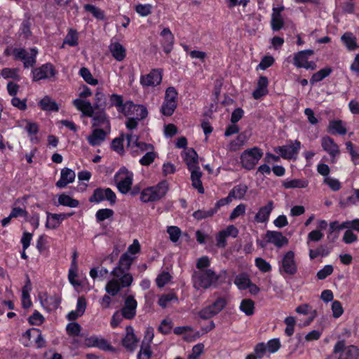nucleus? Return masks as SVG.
Wrapping results in <instances>:
<instances>
[{
  "mask_svg": "<svg viewBox=\"0 0 359 359\" xmlns=\"http://www.w3.org/2000/svg\"><path fill=\"white\" fill-rule=\"evenodd\" d=\"M238 229L234 225H229L226 229L220 231L216 235V245L220 248H225L226 245V238H236L238 235Z\"/></svg>",
  "mask_w": 359,
  "mask_h": 359,
  "instance_id": "obj_19",
  "label": "nucleus"
},
{
  "mask_svg": "<svg viewBox=\"0 0 359 359\" xmlns=\"http://www.w3.org/2000/svg\"><path fill=\"white\" fill-rule=\"evenodd\" d=\"M168 190V183L163 180L157 185L149 187L142 190L140 200L143 203L153 202L163 197Z\"/></svg>",
  "mask_w": 359,
  "mask_h": 359,
  "instance_id": "obj_4",
  "label": "nucleus"
},
{
  "mask_svg": "<svg viewBox=\"0 0 359 359\" xmlns=\"http://www.w3.org/2000/svg\"><path fill=\"white\" fill-rule=\"evenodd\" d=\"M320 144L323 150L330 156L331 163H336L338 157L340 155V149L339 145L332 138L327 135L323 136L321 137Z\"/></svg>",
  "mask_w": 359,
  "mask_h": 359,
  "instance_id": "obj_12",
  "label": "nucleus"
},
{
  "mask_svg": "<svg viewBox=\"0 0 359 359\" xmlns=\"http://www.w3.org/2000/svg\"><path fill=\"white\" fill-rule=\"evenodd\" d=\"M255 264L262 273H267L271 271V264L263 258L257 257L255 260Z\"/></svg>",
  "mask_w": 359,
  "mask_h": 359,
  "instance_id": "obj_57",
  "label": "nucleus"
},
{
  "mask_svg": "<svg viewBox=\"0 0 359 359\" xmlns=\"http://www.w3.org/2000/svg\"><path fill=\"white\" fill-rule=\"evenodd\" d=\"M313 53V50L311 49L297 52L294 55V65L298 68L314 70L317 67L316 62L308 61L309 57Z\"/></svg>",
  "mask_w": 359,
  "mask_h": 359,
  "instance_id": "obj_13",
  "label": "nucleus"
},
{
  "mask_svg": "<svg viewBox=\"0 0 359 359\" xmlns=\"http://www.w3.org/2000/svg\"><path fill=\"white\" fill-rule=\"evenodd\" d=\"M328 132L332 135H345L346 128L344 123L341 120L331 121L328 126Z\"/></svg>",
  "mask_w": 359,
  "mask_h": 359,
  "instance_id": "obj_37",
  "label": "nucleus"
},
{
  "mask_svg": "<svg viewBox=\"0 0 359 359\" xmlns=\"http://www.w3.org/2000/svg\"><path fill=\"white\" fill-rule=\"evenodd\" d=\"M126 138L127 146L134 156L154 149L152 144L140 142L138 137L136 135H128Z\"/></svg>",
  "mask_w": 359,
  "mask_h": 359,
  "instance_id": "obj_14",
  "label": "nucleus"
},
{
  "mask_svg": "<svg viewBox=\"0 0 359 359\" xmlns=\"http://www.w3.org/2000/svg\"><path fill=\"white\" fill-rule=\"evenodd\" d=\"M19 126L23 127L29 135H36L39 131V127L36 123L26 120L22 121L19 123Z\"/></svg>",
  "mask_w": 359,
  "mask_h": 359,
  "instance_id": "obj_53",
  "label": "nucleus"
},
{
  "mask_svg": "<svg viewBox=\"0 0 359 359\" xmlns=\"http://www.w3.org/2000/svg\"><path fill=\"white\" fill-rule=\"evenodd\" d=\"M95 105L97 109H108L109 103L106 95L101 88H97L95 95Z\"/></svg>",
  "mask_w": 359,
  "mask_h": 359,
  "instance_id": "obj_40",
  "label": "nucleus"
},
{
  "mask_svg": "<svg viewBox=\"0 0 359 359\" xmlns=\"http://www.w3.org/2000/svg\"><path fill=\"white\" fill-rule=\"evenodd\" d=\"M324 183L334 191H339L341 187L340 182L337 179L332 177H325Z\"/></svg>",
  "mask_w": 359,
  "mask_h": 359,
  "instance_id": "obj_63",
  "label": "nucleus"
},
{
  "mask_svg": "<svg viewBox=\"0 0 359 359\" xmlns=\"http://www.w3.org/2000/svg\"><path fill=\"white\" fill-rule=\"evenodd\" d=\"M269 81L266 76H260L256 89L252 93L255 99L258 100L268 93Z\"/></svg>",
  "mask_w": 359,
  "mask_h": 359,
  "instance_id": "obj_30",
  "label": "nucleus"
},
{
  "mask_svg": "<svg viewBox=\"0 0 359 359\" xmlns=\"http://www.w3.org/2000/svg\"><path fill=\"white\" fill-rule=\"evenodd\" d=\"M55 73L56 72L53 65L46 63L32 69V80L34 81H39L44 79H50L55 76Z\"/></svg>",
  "mask_w": 359,
  "mask_h": 359,
  "instance_id": "obj_15",
  "label": "nucleus"
},
{
  "mask_svg": "<svg viewBox=\"0 0 359 359\" xmlns=\"http://www.w3.org/2000/svg\"><path fill=\"white\" fill-rule=\"evenodd\" d=\"M331 72L332 69L330 67H326L319 70L318 72L313 74L312 77L310 79L311 83L313 84L315 83L322 81L323 79L328 76Z\"/></svg>",
  "mask_w": 359,
  "mask_h": 359,
  "instance_id": "obj_50",
  "label": "nucleus"
},
{
  "mask_svg": "<svg viewBox=\"0 0 359 359\" xmlns=\"http://www.w3.org/2000/svg\"><path fill=\"white\" fill-rule=\"evenodd\" d=\"M73 212L72 213H50L47 212V218L46 222V226L48 229H54L57 228L62 222L67 218L73 215Z\"/></svg>",
  "mask_w": 359,
  "mask_h": 359,
  "instance_id": "obj_22",
  "label": "nucleus"
},
{
  "mask_svg": "<svg viewBox=\"0 0 359 359\" xmlns=\"http://www.w3.org/2000/svg\"><path fill=\"white\" fill-rule=\"evenodd\" d=\"M153 6L149 4H138L135 6V10L141 17H146L150 15L152 12Z\"/></svg>",
  "mask_w": 359,
  "mask_h": 359,
  "instance_id": "obj_52",
  "label": "nucleus"
},
{
  "mask_svg": "<svg viewBox=\"0 0 359 359\" xmlns=\"http://www.w3.org/2000/svg\"><path fill=\"white\" fill-rule=\"evenodd\" d=\"M106 132L102 129L95 128L91 134L88 136L87 140L91 146L100 145L106 138Z\"/></svg>",
  "mask_w": 359,
  "mask_h": 359,
  "instance_id": "obj_31",
  "label": "nucleus"
},
{
  "mask_svg": "<svg viewBox=\"0 0 359 359\" xmlns=\"http://www.w3.org/2000/svg\"><path fill=\"white\" fill-rule=\"evenodd\" d=\"M135 259V257H130L128 256V254H123L120 257L118 265L114 268V272L130 274L128 273V271L130 268V266Z\"/></svg>",
  "mask_w": 359,
  "mask_h": 359,
  "instance_id": "obj_24",
  "label": "nucleus"
},
{
  "mask_svg": "<svg viewBox=\"0 0 359 359\" xmlns=\"http://www.w3.org/2000/svg\"><path fill=\"white\" fill-rule=\"evenodd\" d=\"M111 55L117 60L122 61L126 56L125 47L118 41H111L109 46Z\"/></svg>",
  "mask_w": 359,
  "mask_h": 359,
  "instance_id": "obj_27",
  "label": "nucleus"
},
{
  "mask_svg": "<svg viewBox=\"0 0 359 359\" xmlns=\"http://www.w3.org/2000/svg\"><path fill=\"white\" fill-rule=\"evenodd\" d=\"M173 302H177V297L173 293H168L159 297L158 304L161 307L165 308Z\"/></svg>",
  "mask_w": 359,
  "mask_h": 359,
  "instance_id": "obj_49",
  "label": "nucleus"
},
{
  "mask_svg": "<svg viewBox=\"0 0 359 359\" xmlns=\"http://www.w3.org/2000/svg\"><path fill=\"white\" fill-rule=\"evenodd\" d=\"M167 233L169 235L170 241L173 243H177L182 235L181 230L176 226H168Z\"/></svg>",
  "mask_w": 359,
  "mask_h": 359,
  "instance_id": "obj_56",
  "label": "nucleus"
},
{
  "mask_svg": "<svg viewBox=\"0 0 359 359\" xmlns=\"http://www.w3.org/2000/svg\"><path fill=\"white\" fill-rule=\"evenodd\" d=\"M92 95L90 89L84 86L81 88L79 97L73 100V104L77 110L80 111L83 116L93 118V126L103 124L105 127L109 128V123L104 114H101L98 116H94V108L89 100L88 97Z\"/></svg>",
  "mask_w": 359,
  "mask_h": 359,
  "instance_id": "obj_2",
  "label": "nucleus"
},
{
  "mask_svg": "<svg viewBox=\"0 0 359 359\" xmlns=\"http://www.w3.org/2000/svg\"><path fill=\"white\" fill-rule=\"evenodd\" d=\"M227 302V296L219 297L212 304L201 309L198 316L203 319H210L222 311L226 306Z\"/></svg>",
  "mask_w": 359,
  "mask_h": 359,
  "instance_id": "obj_8",
  "label": "nucleus"
},
{
  "mask_svg": "<svg viewBox=\"0 0 359 359\" xmlns=\"http://www.w3.org/2000/svg\"><path fill=\"white\" fill-rule=\"evenodd\" d=\"M79 75L86 83L91 86H96L98 83L97 79L93 78L90 70L86 67H82L79 70Z\"/></svg>",
  "mask_w": 359,
  "mask_h": 359,
  "instance_id": "obj_51",
  "label": "nucleus"
},
{
  "mask_svg": "<svg viewBox=\"0 0 359 359\" xmlns=\"http://www.w3.org/2000/svg\"><path fill=\"white\" fill-rule=\"evenodd\" d=\"M86 302L83 297H80L77 300L76 309L74 311H70L67 318L69 320H74L79 317L81 316L86 310Z\"/></svg>",
  "mask_w": 359,
  "mask_h": 359,
  "instance_id": "obj_32",
  "label": "nucleus"
},
{
  "mask_svg": "<svg viewBox=\"0 0 359 359\" xmlns=\"http://www.w3.org/2000/svg\"><path fill=\"white\" fill-rule=\"evenodd\" d=\"M57 205L69 208H76L79 205L78 200L72 198L70 196L62 194L57 196Z\"/></svg>",
  "mask_w": 359,
  "mask_h": 359,
  "instance_id": "obj_39",
  "label": "nucleus"
},
{
  "mask_svg": "<svg viewBox=\"0 0 359 359\" xmlns=\"http://www.w3.org/2000/svg\"><path fill=\"white\" fill-rule=\"evenodd\" d=\"M77 276V266L76 262V255H74L71 268L69 270L68 278L69 282L74 286H79L80 282L76 279Z\"/></svg>",
  "mask_w": 359,
  "mask_h": 359,
  "instance_id": "obj_48",
  "label": "nucleus"
},
{
  "mask_svg": "<svg viewBox=\"0 0 359 359\" xmlns=\"http://www.w3.org/2000/svg\"><path fill=\"white\" fill-rule=\"evenodd\" d=\"M84 9L86 11L90 12L95 18L98 20H103L104 18V12L92 4H86L84 6Z\"/></svg>",
  "mask_w": 359,
  "mask_h": 359,
  "instance_id": "obj_59",
  "label": "nucleus"
},
{
  "mask_svg": "<svg viewBox=\"0 0 359 359\" xmlns=\"http://www.w3.org/2000/svg\"><path fill=\"white\" fill-rule=\"evenodd\" d=\"M156 156L153 150L147 151L142 158L140 159V163L142 165H149L154 162Z\"/></svg>",
  "mask_w": 359,
  "mask_h": 359,
  "instance_id": "obj_64",
  "label": "nucleus"
},
{
  "mask_svg": "<svg viewBox=\"0 0 359 359\" xmlns=\"http://www.w3.org/2000/svg\"><path fill=\"white\" fill-rule=\"evenodd\" d=\"M140 338H122V345L127 349V351L133 352L139 342Z\"/></svg>",
  "mask_w": 359,
  "mask_h": 359,
  "instance_id": "obj_54",
  "label": "nucleus"
},
{
  "mask_svg": "<svg viewBox=\"0 0 359 359\" xmlns=\"http://www.w3.org/2000/svg\"><path fill=\"white\" fill-rule=\"evenodd\" d=\"M210 263V259L208 256H203L197 259L196 270L192 274L193 285L196 290L208 289L217 283L219 276L209 269Z\"/></svg>",
  "mask_w": 359,
  "mask_h": 359,
  "instance_id": "obj_1",
  "label": "nucleus"
},
{
  "mask_svg": "<svg viewBox=\"0 0 359 359\" xmlns=\"http://www.w3.org/2000/svg\"><path fill=\"white\" fill-rule=\"evenodd\" d=\"M283 187L286 189H302L309 185V182L305 179H290L287 178L282 182Z\"/></svg>",
  "mask_w": 359,
  "mask_h": 359,
  "instance_id": "obj_33",
  "label": "nucleus"
},
{
  "mask_svg": "<svg viewBox=\"0 0 359 359\" xmlns=\"http://www.w3.org/2000/svg\"><path fill=\"white\" fill-rule=\"evenodd\" d=\"M191 172V180L192 182V186L198 190L200 194L204 193V189L201 180V172L200 169L194 170Z\"/></svg>",
  "mask_w": 359,
  "mask_h": 359,
  "instance_id": "obj_43",
  "label": "nucleus"
},
{
  "mask_svg": "<svg viewBox=\"0 0 359 359\" xmlns=\"http://www.w3.org/2000/svg\"><path fill=\"white\" fill-rule=\"evenodd\" d=\"M41 306L47 311L56 310L60 304V298L57 295H48L47 293H41L39 296Z\"/></svg>",
  "mask_w": 359,
  "mask_h": 359,
  "instance_id": "obj_20",
  "label": "nucleus"
},
{
  "mask_svg": "<svg viewBox=\"0 0 359 359\" xmlns=\"http://www.w3.org/2000/svg\"><path fill=\"white\" fill-rule=\"evenodd\" d=\"M76 177V174L74 170L68 168H64L61 170L60 177L56 182V187L58 188H65L69 184L72 183Z\"/></svg>",
  "mask_w": 359,
  "mask_h": 359,
  "instance_id": "obj_23",
  "label": "nucleus"
},
{
  "mask_svg": "<svg viewBox=\"0 0 359 359\" xmlns=\"http://www.w3.org/2000/svg\"><path fill=\"white\" fill-rule=\"evenodd\" d=\"M267 240L269 243L273 244L280 248L288 243V239L280 232L269 231L266 233Z\"/></svg>",
  "mask_w": 359,
  "mask_h": 359,
  "instance_id": "obj_29",
  "label": "nucleus"
},
{
  "mask_svg": "<svg viewBox=\"0 0 359 359\" xmlns=\"http://www.w3.org/2000/svg\"><path fill=\"white\" fill-rule=\"evenodd\" d=\"M108 103V108L115 106L119 112L123 114L125 111V103L123 102V97L121 95L118 94L111 95Z\"/></svg>",
  "mask_w": 359,
  "mask_h": 359,
  "instance_id": "obj_42",
  "label": "nucleus"
},
{
  "mask_svg": "<svg viewBox=\"0 0 359 359\" xmlns=\"http://www.w3.org/2000/svg\"><path fill=\"white\" fill-rule=\"evenodd\" d=\"M300 149L301 142L298 140H294V142H290L287 144L274 148V151L279 154L284 159L295 160L297 159Z\"/></svg>",
  "mask_w": 359,
  "mask_h": 359,
  "instance_id": "obj_10",
  "label": "nucleus"
},
{
  "mask_svg": "<svg viewBox=\"0 0 359 359\" xmlns=\"http://www.w3.org/2000/svg\"><path fill=\"white\" fill-rule=\"evenodd\" d=\"M295 311L298 314L306 316L307 320L304 325H309L316 317L317 311L316 309H313L311 306L308 304H302L299 305L295 309Z\"/></svg>",
  "mask_w": 359,
  "mask_h": 359,
  "instance_id": "obj_25",
  "label": "nucleus"
},
{
  "mask_svg": "<svg viewBox=\"0 0 359 359\" xmlns=\"http://www.w3.org/2000/svg\"><path fill=\"white\" fill-rule=\"evenodd\" d=\"M281 10L278 8H273L271 16V28L274 31L280 30L283 25V18L280 15Z\"/></svg>",
  "mask_w": 359,
  "mask_h": 359,
  "instance_id": "obj_41",
  "label": "nucleus"
},
{
  "mask_svg": "<svg viewBox=\"0 0 359 359\" xmlns=\"http://www.w3.org/2000/svg\"><path fill=\"white\" fill-rule=\"evenodd\" d=\"M273 209V203L270 201L266 205L262 206L259 209L255 217V221L258 223L266 222L269 219L270 214Z\"/></svg>",
  "mask_w": 359,
  "mask_h": 359,
  "instance_id": "obj_26",
  "label": "nucleus"
},
{
  "mask_svg": "<svg viewBox=\"0 0 359 359\" xmlns=\"http://www.w3.org/2000/svg\"><path fill=\"white\" fill-rule=\"evenodd\" d=\"M113 215L114 211L111 209H100L96 212V219L98 222H102L107 219L110 218Z\"/></svg>",
  "mask_w": 359,
  "mask_h": 359,
  "instance_id": "obj_60",
  "label": "nucleus"
},
{
  "mask_svg": "<svg viewBox=\"0 0 359 359\" xmlns=\"http://www.w3.org/2000/svg\"><path fill=\"white\" fill-rule=\"evenodd\" d=\"M250 279L249 276L246 273H241L236 276L234 279V284L240 290H243L249 286Z\"/></svg>",
  "mask_w": 359,
  "mask_h": 359,
  "instance_id": "obj_44",
  "label": "nucleus"
},
{
  "mask_svg": "<svg viewBox=\"0 0 359 359\" xmlns=\"http://www.w3.org/2000/svg\"><path fill=\"white\" fill-rule=\"evenodd\" d=\"M137 305V302L133 296L128 297L122 309L123 316L128 319L133 318L136 313Z\"/></svg>",
  "mask_w": 359,
  "mask_h": 359,
  "instance_id": "obj_28",
  "label": "nucleus"
},
{
  "mask_svg": "<svg viewBox=\"0 0 359 359\" xmlns=\"http://www.w3.org/2000/svg\"><path fill=\"white\" fill-rule=\"evenodd\" d=\"M123 114L135 119L140 120L147 115V110L143 105L135 104L132 102H125Z\"/></svg>",
  "mask_w": 359,
  "mask_h": 359,
  "instance_id": "obj_18",
  "label": "nucleus"
},
{
  "mask_svg": "<svg viewBox=\"0 0 359 359\" xmlns=\"http://www.w3.org/2000/svg\"><path fill=\"white\" fill-rule=\"evenodd\" d=\"M91 339L92 338H88ZM94 339V344L100 349L103 351H109L111 352H116V348L113 347L105 338H93Z\"/></svg>",
  "mask_w": 359,
  "mask_h": 359,
  "instance_id": "obj_46",
  "label": "nucleus"
},
{
  "mask_svg": "<svg viewBox=\"0 0 359 359\" xmlns=\"http://www.w3.org/2000/svg\"><path fill=\"white\" fill-rule=\"evenodd\" d=\"M274 62H275V59L273 56L265 55L262 58V60H261L259 64L257 65L256 69L257 70H259V69L265 70L267 68L271 67L273 65Z\"/></svg>",
  "mask_w": 359,
  "mask_h": 359,
  "instance_id": "obj_55",
  "label": "nucleus"
},
{
  "mask_svg": "<svg viewBox=\"0 0 359 359\" xmlns=\"http://www.w3.org/2000/svg\"><path fill=\"white\" fill-rule=\"evenodd\" d=\"M39 107L43 111H57L59 110L58 104L49 96L43 97L39 102Z\"/></svg>",
  "mask_w": 359,
  "mask_h": 359,
  "instance_id": "obj_36",
  "label": "nucleus"
},
{
  "mask_svg": "<svg viewBox=\"0 0 359 359\" xmlns=\"http://www.w3.org/2000/svg\"><path fill=\"white\" fill-rule=\"evenodd\" d=\"M240 310L247 316H252L255 311V303L250 299H245L241 301Z\"/></svg>",
  "mask_w": 359,
  "mask_h": 359,
  "instance_id": "obj_45",
  "label": "nucleus"
},
{
  "mask_svg": "<svg viewBox=\"0 0 359 359\" xmlns=\"http://www.w3.org/2000/svg\"><path fill=\"white\" fill-rule=\"evenodd\" d=\"M37 54L38 50L36 48H31L29 52L23 48H15L13 50V55L15 58L23 61L25 67L33 66L36 63Z\"/></svg>",
  "mask_w": 359,
  "mask_h": 359,
  "instance_id": "obj_16",
  "label": "nucleus"
},
{
  "mask_svg": "<svg viewBox=\"0 0 359 359\" xmlns=\"http://www.w3.org/2000/svg\"><path fill=\"white\" fill-rule=\"evenodd\" d=\"M246 210V205L243 203L238 205L231 212L229 216L231 221L234 220L237 217L245 215Z\"/></svg>",
  "mask_w": 359,
  "mask_h": 359,
  "instance_id": "obj_61",
  "label": "nucleus"
},
{
  "mask_svg": "<svg viewBox=\"0 0 359 359\" xmlns=\"http://www.w3.org/2000/svg\"><path fill=\"white\" fill-rule=\"evenodd\" d=\"M284 323L286 325L285 334L288 336L292 335L296 323L295 318L293 316H287L285 318Z\"/></svg>",
  "mask_w": 359,
  "mask_h": 359,
  "instance_id": "obj_62",
  "label": "nucleus"
},
{
  "mask_svg": "<svg viewBox=\"0 0 359 359\" xmlns=\"http://www.w3.org/2000/svg\"><path fill=\"white\" fill-rule=\"evenodd\" d=\"M294 252L292 250L287 251L282 257L279 264L280 273L287 275H294L297 271V265L294 259Z\"/></svg>",
  "mask_w": 359,
  "mask_h": 359,
  "instance_id": "obj_11",
  "label": "nucleus"
},
{
  "mask_svg": "<svg viewBox=\"0 0 359 359\" xmlns=\"http://www.w3.org/2000/svg\"><path fill=\"white\" fill-rule=\"evenodd\" d=\"M341 40L343 42V43L345 45V46L347 48V49H348L349 50H354L357 48H358V46L357 41H356V37L351 32L344 33L341 36Z\"/></svg>",
  "mask_w": 359,
  "mask_h": 359,
  "instance_id": "obj_38",
  "label": "nucleus"
},
{
  "mask_svg": "<svg viewBox=\"0 0 359 359\" xmlns=\"http://www.w3.org/2000/svg\"><path fill=\"white\" fill-rule=\"evenodd\" d=\"M154 338H144L140 351L137 354V359H149L152 352L151 351V343Z\"/></svg>",
  "mask_w": 359,
  "mask_h": 359,
  "instance_id": "obj_35",
  "label": "nucleus"
},
{
  "mask_svg": "<svg viewBox=\"0 0 359 359\" xmlns=\"http://www.w3.org/2000/svg\"><path fill=\"white\" fill-rule=\"evenodd\" d=\"M134 174L125 166L121 167L114 175V182L122 194H126L131 189Z\"/></svg>",
  "mask_w": 359,
  "mask_h": 359,
  "instance_id": "obj_5",
  "label": "nucleus"
},
{
  "mask_svg": "<svg viewBox=\"0 0 359 359\" xmlns=\"http://www.w3.org/2000/svg\"><path fill=\"white\" fill-rule=\"evenodd\" d=\"M189 171L200 169L198 166V154L192 148L186 149L182 153Z\"/></svg>",
  "mask_w": 359,
  "mask_h": 359,
  "instance_id": "obj_21",
  "label": "nucleus"
},
{
  "mask_svg": "<svg viewBox=\"0 0 359 359\" xmlns=\"http://www.w3.org/2000/svg\"><path fill=\"white\" fill-rule=\"evenodd\" d=\"M248 190V187L245 184H238L235 186L229 192L230 196L235 199H242L244 198Z\"/></svg>",
  "mask_w": 359,
  "mask_h": 359,
  "instance_id": "obj_47",
  "label": "nucleus"
},
{
  "mask_svg": "<svg viewBox=\"0 0 359 359\" xmlns=\"http://www.w3.org/2000/svg\"><path fill=\"white\" fill-rule=\"evenodd\" d=\"M110 278L105 285V291L111 296L116 295L123 288L131 285L133 278L131 274H123L118 272L110 273Z\"/></svg>",
  "mask_w": 359,
  "mask_h": 359,
  "instance_id": "obj_3",
  "label": "nucleus"
},
{
  "mask_svg": "<svg viewBox=\"0 0 359 359\" xmlns=\"http://www.w3.org/2000/svg\"><path fill=\"white\" fill-rule=\"evenodd\" d=\"M1 76L4 79H13L15 80H20L19 74H18V69L13 68H4L2 69L1 72Z\"/></svg>",
  "mask_w": 359,
  "mask_h": 359,
  "instance_id": "obj_58",
  "label": "nucleus"
},
{
  "mask_svg": "<svg viewBox=\"0 0 359 359\" xmlns=\"http://www.w3.org/2000/svg\"><path fill=\"white\" fill-rule=\"evenodd\" d=\"M177 91L174 87H168L165 90L164 101L161 106V112L163 115L171 116L177 104Z\"/></svg>",
  "mask_w": 359,
  "mask_h": 359,
  "instance_id": "obj_9",
  "label": "nucleus"
},
{
  "mask_svg": "<svg viewBox=\"0 0 359 359\" xmlns=\"http://www.w3.org/2000/svg\"><path fill=\"white\" fill-rule=\"evenodd\" d=\"M163 37V46L165 53H168L172 50L174 36L169 28H164L161 32Z\"/></svg>",
  "mask_w": 359,
  "mask_h": 359,
  "instance_id": "obj_34",
  "label": "nucleus"
},
{
  "mask_svg": "<svg viewBox=\"0 0 359 359\" xmlns=\"http://www.w3.org/2000/svg\"><path fill=\"white\" fill-rule=\"evenodd\" d=\"M263 156L261 149L257 147L245 150L241 154V163L247 170L253 169Z\"/></svg>",
  "mask_w": 359,
  "mask_h": 359,
  "instance_id": "obj_7",
  "label": "nucleus"
},
{
  "mask_svg": "<svg viewBox=\"0 0 359 359\" xmlns=\"http://www.w3.org/2000/svg\"><path fill=\"white\" fill-rule=\"evenodd\" d=\"M359 349L356 346H346L344 341H339L334 346L333 355L326 359H358Z\"/></svg>",
  "mask_w": 359,
  "mask_h": 359,
  "instance_id": "obj_6",
  "label": "nucleus"
},
{
  "mask_svg": "<svg viewBox=\"0 0 359 359\" xmlns=\"http://www.w3.org/2000/svg\"><path fill=\"white\" fill-rule=\"evenodd\" d=\"M163 72L160 69H154L149 74L140 76V84L143 87H155L161 84Z\"/></svg>",
  "mask_w": 359,
  "mask_h": 359,
  "instance_id": "obj_17",
  "label": "nucleus"
}]
</instances>
